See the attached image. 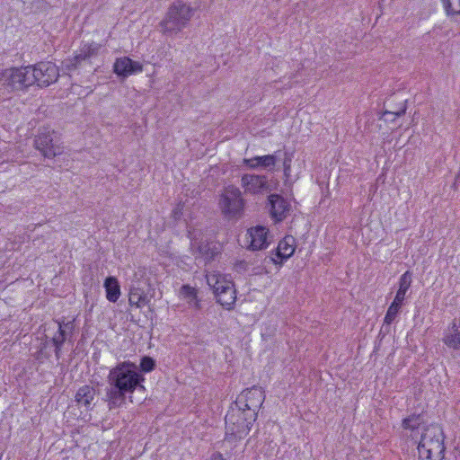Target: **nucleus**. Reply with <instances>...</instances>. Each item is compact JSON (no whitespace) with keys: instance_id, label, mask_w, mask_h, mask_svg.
I'll list each match as a JSON object with an SVG mask.
<instances>
[{"instance_id":"obj_29","label":"nucleus","mask_w":460,"mask_h":460,"mask_svg":"<svg viewBox=\"0 0 460 460\" xmlns=\"http://www.w3.org/2000/svg\"><path fill=\"white\" fill-rule=\"evenodd\" d=\"M139 367H140V369H139L140 373L141 372L149 373L155 369V361L151 357L145 356L140 360Z\"/></svg>"},{"instance_id":"obj_28","label":"nucleus","mask_w":460,"mask_h":460,"mask_svg":"<svg viewBox=\"0 0 460 460\" xmlns=\"http://www.w3.org/2000/svg\"><path fill=\"white\" fill-rule=\"evenodd\" d=\"M448 14L460 15V0H442Z\"/></svg>"},{"instance_id":"obj_27","label":"nucleus","mask_w":460,"mask_h":460,"mask_svg":"<svg viewBox=\"0 0 460 460\" xmlns=\"http://www.w3.org/2000/svg\"><path fill=\"white\" fill-rule=\"evenodd\" d=\"M402 305V304L393 301L386 311L384 323L390 325L396 319Z\"/></svg>"},{"instance_id":"obj_1","label":"nucleus","mask_w":460,"mask_h":460,"mask_svg":"<svg viewBox=\"0 0 460 460\" xmlns=\"http://www.w3.org/2000/svg\"><path fill=\"white\" fill-rule=\"evenodd\" d=\"M106 402L110 410L117 409L124 403L126 396L131 395L137 389H145V376L138 367L129 361L118 363L108 374Z\"/></svg>"},{"instance_id":"obj_23","label":"nucleus","mask_w":460,"mask_h":460,"mask_svg":"<svg viewBox=\"0 0 460 460\" xmlns=\"http://www.w3.org/2000/svg\"><path fill=\"white\" fill-rule=\"evenodd\" d=\"M180 296L186 300L190 308L199 310L200 299L198 297V290L190 285H183L180 289Z\"/></svg>"},{"instance_id":"obj_24","label":"nucleus","mask_w":460,"mask_h":460,"mask_svg":"<svg viewBox=\"0 0 460 460\" xmlns=\"http://www.w3.org/2000/svg\"><path fill=\"white\" fill-rule=\"evenodd\" d=\"M411 273L407 270L399 279V288L394 299V302H397L402 305L403 304V301L406 297V294L409 288H411Z\"/></svg>"},{"instance_id":"obj_14","label":"nucleus","mask_w":460,"mask_h":460,"mask_svg":"<svg viewBox=\"0 0 460 460\" xmlns=\"http://www.w3.org/2000/svg\"><path fill=\"white\" fill-rule=\"evenodd\" d=\"M143 71V65L138 61H134L128 57L116 58L113 64V72L123 78L131 75L138 74Z\"/></svg>"},{"instance_id":"obj_30","label":"nucleus","mask_w":460,"mask_h":460,"mask_svg":"<svg viewBox=\"0 0 460 460\" xmlns=\"http://www.w3.org/2000/svg\"><path fill=\"white\" fill-rule=\"evenodd\" d=\"M419 425H420L419 417H417V416L408 417L402 420V427L405 429H412L413 430L415 429H418Z\"/></svg>"},{"instance_id":"obj_21","label":"nucleus","mask_w":460,"mask_h":460,"mask_svg":"<svg viewBox=\"0 0 460 460\" xmlns=\"http://www.w3.org/2000/svg\"><path fill=\"white\" fill-rule=\"evenodd\" d=\"M103 287L105 288L106 298L111 303H116L120 295V286L117 278L113 276L107 277L104 280Z\"/></svg>"},{"instance_id":"obj_35","label":"nucleus","mask_w":460,"mask_h":460,"mask_svg":"<svg viewBox=\"0 0 460 460\" xmlns=\"http://www.w3.org/2000/svg\"><path fill=\"white\" fill-rule=\"evenodd\" d=\"M460 177V172H458L456 178L458 179Z\"/></svg>"},{"instance_id":"obj_25","label":"nucleus","mask_w":460,"mask_h":460,"mask_svg":"<svg viewBox=\"0 0 460 460\" xmlns=\"http://www.w3.org/2000/svg\"><path fill=\"white\" fill-rule=\"evenodd\" d=\"M96 394L94 387L85 385L81 386L75 394V401L85 407L91 405Z\"/></svg>"},{"instance_id":"obj_33","label":"nucleus","mask_w":460,"mask_h":460,"mask_svg":"<svg viewBox=\"0 0 460 460\" xmlns=\"http://www.w3.org/2000/svg\"><path fill=\"white\" fill-rule=\"evenodd\" d=\"M181 209H182V207L181 205H178L177 208L173 209L172 213H173V217L175 219L180 218V217L181 215Z\"/></svg>"},{"instance_id":"obj_5","label":"nucleus","mask_w":460,"mask_h":460,"mask_svg":"<svg viewBox=\"0 0 460 460\" xmlns=\"http://www.w3.org/2000/svg\"><path fill=\"white\" fill-rule=\"evenodd\" d=\"M218 206L226 218L229 220L239 218L244 208V199L241 190L234 185L226 187L220 195Z\"/></svg>"},{"instance_id":"obj_26","label":"nucleus","mask_w":460,"mask_h":460,"mask_svg":"<svg viewBox=\"0 0 460 460\" xmlns=\"http://www.w3.org/2000/svg\"><path fill=\"white\" fill-rule=\"evenodd\" d=\"M128 302L131 305L140 308L146 303V298L141 289L132 288L129 291Z\"/></svg>"},{"instance_id":"obj_8","label":"nucleus","mask_w":460,"mask_h":460,"mask_svg":"<svg viewBox=\"0 0 460 460\" xmlns=\"http://www.w3.org/2000/svg\"><path fill=\"white\" fill-rule=\"evenodd\" d=\"M265 400V393L261 387L252 386L244 390L234 402L241 408H245L258 414L259 409L262 406Z\"/></svg>"},{"instance_id":"obj_13","label":"nucleus","mask_w":460,"mask_h":460,"mask_svg":"<svg viewBox=\"0 0 460 460\" xmlns=\"http://www.w3.org/2000/svg\"><path fill=\"white\" fill-rule=\"evenodd\" d=\"M58 331L51 338L50 341L55 348V356L57 359L61 358V349L65 341L72 336L75 324L74 321L65 323L64 321L56 320Z\"/></svg>"},{"instance_id":"obj_12","label":"nucleus","mask_w":460,"mask_h":460,"mask_svg":"<svg viewBox=\"0 0 460 460\" xmlns=\"http://www.w3.org/2000/svg\"><path fill=\"white\" fill-rule=\"evenodd\" d=\"M241 186L245 193L252 195L270 190V184L266 175L245 173L241 178Z\"/></svg>"},{"instance_id":"obj_22","label":"nucleus","mask_w":460,"mask_h":460,"mask_svg":"<svg viewBox=\"0 0 460 460\" xmlns=\"http://www.w3.org/2000/svg\"><path fill=\"white\" fill-rule=\"evenodd\" d=\"M226 290L222 294H217L216 300L225 309L231 310L236 301V290L234 288V283L232 285L226 283Z\"/></svg>"},{"instance_id":"obj_15","label":"nucleus","mask_w":460,"mask_h":460,"mask_svg":"<svg viewBox=\"0 0 460 460\" xmlns=\"http://www.w3.org/2000/svg\"><path fill=\"white\" fill-rule=\"evenodd\" d=\"M295 250L296 239L292 235H286L278 244L276 258H272L273 262L282 264L294 254Z\"/></svg>"},{"instance_id":"obj_32","label":"nucleus","mask_w":460,"mask_h":460,"mask_svg":"<svg viewBox=\"0 0 460 460\" xmlns=\"http://www.w3.org/2000/svg\"><path fill=\"white\" fill-rule=\"evenodd\" d=\"M406 111V108L403 107L402 109H401L400 111H385L384 113V116H387V115H394V118L395 117H401L402 115H403Z\"/></svg>"},{"instance_id":"obj_34","label":"nucleus","mask_w":460,"mask_h":460,"mask_svg":"<svg viewBox=\"0 0 460 460\" xmlns=\"http://www.w3.org/2000/svg\"><path fill=\"white\" fill-rule=\"evenodd\" d=\"M211 460H225L223 455L219 452L215 453L211 456Z\"/></svg>"},{"instance_id":"obj_31","label":"nucleus","mask_w":460,"mask_h":460,"mask_svg":"<svg viewBox=\"0 0 460 460\" xmlns=\"http://www.w3.org/2000/svg\"><path fill=\"white\" fill-rule=\"evenodd\" d=\"M283 167L285 175L288 176L291 170V156L288 153L285 154Z\"/></svg>"},{"instance_id":"obj_20","label":"nucleus","mask_w":460,"mask_h":460,"mask_svg":"<svg viewBox=\"0 0 460 460\" xmlns=\"http://www.w3.org/2000/svg\"><path fill=\"white\" fill-rule=\"evenodd\" d=\"M101 48V44L93 41L91 43L83 44L77 53L75 55L73 59L74 63L72 65L75 66L77 64L84 60L97 57Z\"/></svg>"},{"instance_id":"obj_16","label":"nucleus","mask_w":460,"mask_h":460,"mask_svg":"<svg viewBox=\"0 0 460 460\" xmlns=\"http://www.w3.org/2000/svg\"><path fill=\"white\" fill-rule=\"evenodd\" d=\"M193 255L201 258L206 263L215 260L219 253L216 245L208 242H193L191 243Z\"/></svg>"},{"instance_id":"obj_3","label":"nucleus","mask_w":460,"mask_h":460,"mask_svg":"<svg viewBox=\"0 0 460 460\" xmlns=\"http://www.w3.org/2000/svg\"><path fill=\"white\" fill-rule=\"evenodd\" d=\"M195 8L182 0L173 1L160 26L164 34H177L181 32L190 22L195 14Z\"/></svg>"},{"instance_id":"obj_7","label":"nucleus","mask_w":460,"mask_h":460,"mask_svg":"<svg viewBox=\"0 0 460 460\" xmlns=\"http://www.w3.org/2000/svg\"><path fill=\"white\" fill-rule=\"evenodd\" d=\"M34 146L46 158H53L62 153L57 133L49 128H43L36 136Z\"/></svg>"},{"instance_id":"obj_17","label":"nucleus","mask_w":460,"mask_h":460,"mask_svg":"<svg viewBox=\"0 0 460 460\" xmlns=\"http://www.w3.org/2000/svg\"><path fill=\"white\" fill-rule=\"evenodd\" d=\"M449 349H460V319H454L449 324L442 339Z\"/></svg>"},{"instance_id":"obj_6","label":"nucleus","mask_w":460,"mask_h":460,"mask_svg":"<svg viewBox=\"0 0 460 460\" xmlns=\"http://www.w3.org/2000/svg\"><path fill=\"white\" fill-rule=\"evenodd\" d=\"M31 66L5 69L1 76L3 84L12 91H20L35 84Z\"/></svg>"},{"instance_id":"obj_2","label":"nucleus","mask_w":460,"mask_h":460,"mask_svg":"<svg viewBox=\"0 0 460 460\" xmlns=\"http://www.w3.org/2000/svg\"><path fill=\"white\" fill-rule=\"evenodd\" d=\"M256 420L257 413L246 411L233 402L225 418L226 433L222 447L234 449L236 443L249 434Z\"/></svg>"},{"instance_id":"obj_4","label":"nucleus","mask_w":460,"mask_h":460,"mask_svg":"<svg viewBox=\"0 0 460 460\" xmlns=\"http://www.w3.org/2000/svg\"><path fill=\"white\" fill-rule=\"evenodd\" d=\"M441 427L430 425L425 428L418 445L419 460H442L446 447Z\"/></svg>"},{"instance_id":"obj_19","label":"nucleus","mask_w":460,"mask_h":460,"mask_svg":"<svg viewBox=\"0 0 460 460\" xmlns=\"http://www.w3.org/2000/svg\"><path fill=\"white\" fill-rule=\"evenodd\" d=\"M277 163V155H266L262 156H254L252 158H244L243 164L250 169H257L259 167L272 170Z\"/></svg>"},{"instance_id":"obj_18","label":"nucleus","mask_w":460,"mask_h":460,"mask_svg":"<svg viewBox=\"0 0 460 460\" xmlns=\"http://www.w3.org/2000/svg\"><path fill=\"white\" fill-rule=\"evenodd\" d=\"M208 285L212 288L215 297L217 294H222L226 290V283L233 284V281L224 274L217 271L209 272L206 275Z\"/></svg>"},{"instance_id":"obj_11","label":"nucleus","mask_w":460,"mask_h":460,"mask_svg":"<svg viewBox=\"0 0 460 460\" xmlns=\"http://www.w3.org/2000/svg\"><path fill=\"white\" fill-rule=\"evenodd\" d=\"M270 215L275 223L282 222L291 210L290 202L279 194H270L268 197Z\"/></svg>"},{"instance_id":"obj_9","label":"nucleus","mask_w":460,"mask_h":460,"mask_svg":"<svg viewBox=\"0 0 460 460\" xmlns=\"http://www.w3.org/2000/svg\"><path fill=\"white\" fill-rule=\"evenodd\" d=\"M31 76L35 78V84L40 87H46L55 83L59 72L58 66L52 62H40L31 66Z\"/></svg>"},{"instance_id":"obj_10","label":"nucleus","mask_w":460,"mask_h":460,"mask_svg":"<svg viewBox=\"0 0 460 460\" xmlns=\"http://www.w3.org/2000/svg\"><path fill=\"white\" fill-rule=\"evenodd\" d=\"M269 229L257 226L248 229L246 234V248L251 251H261L270 245Z\"/></svg>"}]
</instances>
